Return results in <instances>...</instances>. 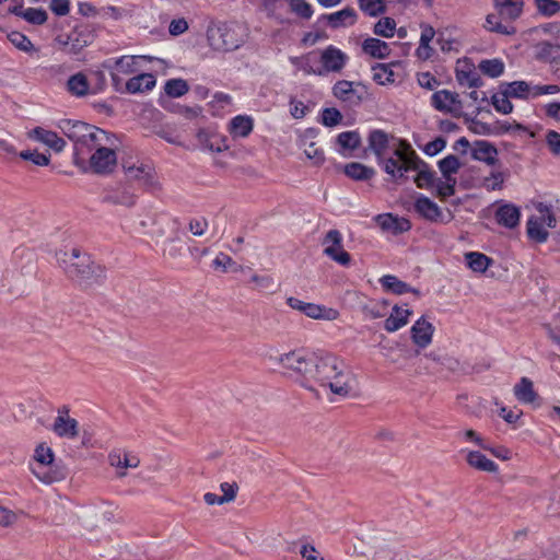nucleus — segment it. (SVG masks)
<instances>
[{
    "label": "nucleus",
    "mask_w": 560,
    "mask_h": 560,
    "mask_svg": "<svg viewBox=\"0 0 560 560\" xmlns=\"http://www.w3.org/2000/svg\"><path fill=\"white\" fill-rule=\"evenodd\" d=\"M520 209L512 203L501 205L495 211V220L499 224L513 229L520 222Z\"/></svg>",
    "instance_id": "nucleus-24"
},
{
    "label": "nucleus",
    "mask_w": 560,
    "mask_h": 560,
    "mask_svg": "<svg viewBox=\"0 0 560 560\" xmlns=\"http://www.w3.org/2000/svg\"><path fill=\"white\" fill-rule=\"evenodd\" d=\"M59 128L68 140H110L107 131L83 121L61 120Z\"/></svg>",
    "instance_id": "nucleus-8"
},
{
    "label": "nucleus",
    "mask_w": 560,
    "mask_h": 560,
    "mask_svg": "<svg viewBox=\"0 0 560 560\" xmlns=\"http://www.w3.org/2000/svg\"><path fill=\"white\" fill-rule=\"evenodd\" d=\"M345 174L354 180H368L374 176L375 171L361 163L352 162L346 164Z\"/></svg>",
    "instance_id": "nucleus-37"
},
{
    "label": "nucleus",
    "mask_w": 560,
    "mask_h": 560,
    "mask_svg": "<svg viewBox=\"0 0 560 560\" xmlns=\"http://www.w3.org/2000/svg\"><path fill=\"white\" fill-rule=\"evenodd\" d=\"M12 13L34 25H42L47 21V13L44 9L40 8L24 9L23 7H19L14 8Z\"/></svg>",
    "instance_id": "nucleus-35"
},
{
    "label": "nucleus",
    "mask_w": 560,
    "mask_h": 560,
    "mask_svg": "<svg viewBox=\"0 0 560 560\" xmlns=\"http://www.w3.org/2000/svg\"><path fill=\"white\" fill-rule=\"evenodd\" d=\"M324 254L337 264L347 267L351 257L342 247V235L338 230H329L323 240Z\"/></svg>",
    "instance_id": "nucleus-11"
},
{
    "label": "nucleus",
    "mask_w": 560,
    "mask_h": 560,
    "mask_svg": "<svg viewBox=\"0 0 560 560\" xmlns=\"http://www.w3.org/2000/svg\"><path fill=\"white\" fill-rule=\"evenodd\" d=\"M121 166L127 178L138 183L144 189L154 190L159 187V182L151 164L135 162L131 159H122Z\"/></svg>",
    "instance_id": "nucleus-7"
},
{
    "label": "nucleus",
    "mask_w": 560,
    "mask_h": 560,
    "mask_svg": "<svg viewBox=\"0 0 560 560\" xmlns=\"http://www.w3.org/2000/svg\"><path fill=\"white\" fill-rule=\"evenodd\" d=\"M503 184V175L500 172L491 173L489 177H485L483 179V186L488 190H495L500 189Z\"/></svg>",
    "instance_id": "nucleus-62"
},
{
    "label": "nucleus",
    "mask_w": 560,
    "mask_h": 560,
    "mask_svg": "<svg viewBox=\"0 0 560 560\" xmlns=\"http://www.w3.org/2000/svg\"><path fill=\"white\" fill-rule=\"evenodd\" d=\"M86 142H75L73 150V164L82 173H93L107 176L114 173L117 167L118 156L114 149L98 147L90 150L89 159L85 156L84 147Z\"/></svg>",
    "instance_id": "nucleus-4"
},
{
    "label": "nucleus",
    "mask_w": 560,
    "mask_h": 560,
    "mask_svg": "<svg viewBox=\"0 0 560 560\" xmlns=\"http://www.w3.org/2000/svg\"><path fill=\"white\" fill-rule=\"evenodd\" d=\"M314 354L304 350H294L271 357L270 359L281 365L282 369L289 371L291 376H295L303 387L313 390L312 384L307 382L313 366Z\"/></svg>",
    "instance_id": "nucleus-6"
},
{
    "label": "nucleus",
    "mask_w": 560,
    "mask_h": 560,
    "mask_svg": "<svg viewBox=\"0 0 560 560\" xmlns=\"http://www.w3.org/2000/svg\"><path fill=\"white\" fill-rule=\"evenodd\" d=\"M136 195L131 187L127 185H117L107 187L104 190L103 201L116 206L132 207L136 203Z\"/></svg>",
    "instance_id": "nucleus-15"
},
{
    "label": "nucleus",
    "mask_w": 560,
    "mask_h": 560,
    "mask_svg": "<svg viewBox=\"0 0 560 560\" xmlns=\"http://www.w3.org/2000/svg\"><path fill=\"white\" fill-rule=\"evenodd\" d=\"M144 57L137 56H121L116 59H109L104 63V68L110 71V77L114 82H118L119 74H132L140 70V61Z\"/></svg>",
    "instance_id": "nucleus-13"
},
{
    "label": "nucleus",
    "mask_w": 560,
    "mask_h": 560,
    "mask_svg": "<svg viewBox=\"0 0 560 560\" xmlns=\"http://www.w3.org/2000/svg\"><path fill=\"white\" fill-rule=\"evenodd\" d=\"M7 38L16 49L23 52L33 54L37 51L31 39L21 32L12 31L7 34Z\"/></svg>",
    "instance_id": "nucleus-39"
},
{
    "label": "nucleus",
    "mask_w": 560,
    "mask_h": 560,
    "mask_svg": "<svg viewBox=\"0 0 560 560\" xmlns=\"http://www.w3.org/2000/svg\"><path fill=\"white\" fill-rule=\"evenodd\" d=\"M373 80L381 85L394 83L395 82V73L392 70L390 65L386 63H376L372 67Z\"/></svg>",
    "instance_id": "nucleus-41"
},
{
    "label": "nucleus",
    "mask_w": 560,
    "mask_h": 560,
    "mask_svg": "<svg viewBox=\"0 0 560 560\" xmlns=\"http://www.w3.org/2000/svg\"><path fill=\"white\" fill-rule=\"evenodd\" d=\"M527 234L532 240L538 243L546 242L549 235L542 222L538 219H534V217L527 221Z\"/></svg>",
    "instance_id": "nucleus-42"
},
{
    "label": "nucleus",
    "mask_w": 560,
    "mask_h": 560,
    "mask_svg": "<svg viewBox=\"0 0 560 560\" xmlns=\"http://www.w3.org/2000/svg\"><path fill=\"white\" fill-rule=\"evenodd\" d=\"M362 50L365 55L377 59H385L390 55L389 45L375 37H369L362 43Z\"/></svg>",
    "instance_id": "nucleus-27"
},
{
    "label": "nucleus",
    "mask_w": 560,
    "mask_h": 560,
    "mask_svg": "<svg viewBox=\"0 0 560 560\" xmlns=\"http://www.w3.org/2000/svg\"><path fill=\"white\" fill-rule=\"evenodd\" d=\"M341 120V114L336 108H325L322 114V121L325 126L331 127Z\"/></svg>",
    "instance_id": "nucleus-60"
},
{
    "label": "nucleus",
    "mask_w": 560,
    "mask_h": 560,
    "mask_svg": "<svg viewBox=\"0 0 560 560\" xmlns=\"http://www.w3.org/2000/svg\"><path fill=\"white\" fill-rule=\"evenodd\" d=\"M304 315L312 319L335 320L338 318L339 312L325 305L307 303Z\"/></svg>",
    "instance_id": "nucleus-32"
},
{
    "label": "nucleus",
    "mask_w": 560,
    "mask_h": 560,
    "mask_svg": "<svg viewBox=\"0 0 560 560\" xmlns=\"http://www.w3.org/2000/svg\"><path fill=\"white\" fill-rule=\"evenodd\" d=\"M380 282L386 291H389L394 294L401 295V294H405L408 292L419 294L418 290L412 289L409 284H407L406 282L399 280L397 277L392 276V275L383 276L380 279Z\"/></svg>",
    "instance_id": "nucleus-33"
},
{
    "label": "nucleus",
    "mask_w": 560,
    "mask_h": 560,
    "mask_svg": "<svg viewBox=\"0 0 560 560\" xmlns=\"http://www.w3.org/2000/svg\"><path fill=\"white\" fill-rule=\"evenodd\" d=\"M495 7L502 19L516 20L523 12V0H494Z\"/></svg>",
    "instance_id": "nucleus-30"
},
{
    "label": "nucleus",
    "mask_w": 560,
    "mask_h": 560,
    "mask_svg": "<svg viewBox=\"0 0 560 560\" xmlns=\"http://www.w3.org/2000/svg\"><path fill=\"white\" fill-rule=\"evenodd\" d=\"M54 457L52 450L42 444L36 447L34 454L35 463L31 466L33 474L47 485L60 480L63 477L61 472L51 469L50 465L54 462Z\"/></svg>",
    "instance_id": "nucleus-9"
},
{
    "label": "nucleus",
    "mask_w": 560,
    "mask_h": 560,
    "mask_svg": "<svg viewBox=\"0 0 560 560\" xmlns=\"http://www.w3.org/2000/svg\"><path fill=\"white\" fill-rule=\"evenodd\" d=\"M501 89L512 98H533V84L526 81L504 82L501 83Z\"/></svg>",
    "instance_id": "nucleus-28"
},
{
    "label": "nucleus",
    "mask_w": 560,
    "mask_h": 560,
    "mask_svg": "<svg viewBox=\"0 0 560 560\" xmlns=\"http://www.w3.org/2000/svg\"><path fill=\"white\" fill-rule=\"evenodd\" d=\"M164 91L170 97H182L189 91L184 79H171L165 82Z\"/></svg>",
    "instance_id": "nucleus-46"
},
{
    "label": "nucleus",
    "mask_w": 560,
    "mask_h": 560,
    "mask_svg": "<svg viewBox=\"0 0 560 560\" xmlns=\"http://www.w3.org/2000/svg\"><path fill=\"white\" fill-rule=\"evenodd\" d=\"M439 197L445 199L455 194L456 178L455 177H442L435 179L433 184Z\"/></svg>",
    "instance_id": "nucleus-45"
},
{
    "label": "nucleus",
    "mask_w": 560,
    "mask_h": 560,
    "mask_svg": "<svg viewBox=\"0 0 560 560\" xmlns=\"http://www.w3.org/2000/svg\"><path fill=\"white\" fill-rule=\"evenodd\" d=\"M319 62L320 66L308 73L320 77L329 73H340L349 62V56L338 47L328 45L320 51Z\"/></svg>",
    "instance_id": "nucleus-10"
},
{
    "label": "nucleus",
    "mask_w": 560,
    "mask_h": 560,
    "mask_svg": "<svg viewBox=\"0 0 560 560\" xmlns=\"http://www.w3.org/2000/svg\"><path fill=\"white\" fill-rule=\"evenodd\" d=\"M479 70L490 78H498L504 71V63L501 59L498 58L486 59L480 61Z\"/></svg>",
    "instance_id": "nucleus-43"
},
{
    "label": "nucleus",
    "mask_w": 560,
    "mask_h": 560,
    "mask_svg": "<svg viewBox=\"0 0 560 560\" xmlns=\"http://www.w3.org/2000/svg\"><path fill=\"white\" fill-rule=\"evenodd\" d=\"M156 84L155 77L151 73H140L130 78L126 83V90L130 94L151 91Z\"/></svg>",
    "instance_id": "nucleus-25"
},
{
    "label": "nucleus",
    "mask_w": 560,
    "mask_h": 560,
    "mask_svg": "<svg viewBox=\"0 0 560 560\" xmlns=\"http://www.w3.org/2000/svg\"><path fill=\"white\" fill-rule=\"evenodd\" d=\"M109 464L116 468H136L140 464V459L125 451H114L108 455Z\"/></svg>",
    "instance_id": "nucleus-34"
},
{
    "label": "nucleus",
    "mask_w": 560,
    "mask_h": 560,
    "mask_svg": "<svg viewBox=\"0 0 560 560\" xmlns=\"http://www.w3.org/2000/svg\"><path fill=\"white\" fill-rule=\"evenodd\" d=\"M311 109L312 106L302 101L291 100L290 102V114L296 119L303 118Z\"/></svg>",
    "instance_id": "nucleus-58"
},
{
    "label": "nucleus",
    "mask_w": 560,
    "mask_h": 560,
    "mask_svg": "<svg viewBox=\"0 0 560 560\" xmlns=\"http://www.w3.org/2000/svg\"><path fill=\"white\" fill-rule=\"evenodd\" d=\"M361 142H337L335 150L345 158L357 156Z\"/></svg>",
    "instance_id": "nucleus-57"
},
{
    "label": "nucleus",
    "mask_w": 560,
    "mask_h": 560,
    "mask_svg": "<svg viewBox=\"0 0 560 560\" xmlns=\"http://www.w3.org/2000/svg\"><path fill=\"white\" fill-rule=\"evenodd\" d=\"M546 116L560 122V102H551L544 106Z\"/></svg>",
    "instance_id": "nucleus-64"
},
{
    "label": "nucleus",
    "mask_w": 560,
    "mask_h": 560,
    "mask_svg": "<svg viewBox=\"0 0 560 560\" xmlns=\"http://www.w3.org/2000/svg\"><path fill=\"white\" fill-rule=\"evenodd\" d=\"M249 31L237 22L212 24L207 30L209 46L217 51L229 52L241 48L248 39Z\"/></svg>",
    "instance_id": "nucleus-5"
},
{
    "label": "nucleus",
    "mask_w": 560,
    "mask_h": 560,
    "mask_svg": "<svg viewBox=\"0 0 560 560\" xmlns=\"http://www.w3.org/2000/svg\"><path fill=\"white\" fill-rule=\"evenodd\" d=\"M510 95L506 91H500L492 96V105L497 112L501 114H510L513 110V105L510 101Z\"/></svg>",
    "instance_id": "nucleus-48"
},
{
    "label": "nucleus",
    "mask_w": 560,
    "mask_h": 560,
    "mask_svg": "<svg viewBox=\"0 0 560 560\" xmlns=\"http://www.w3.org/2000/svg\"><path fill=\"white\" fill-rule=\"evenodd\" d=\"M515 398L522 404H533L537 400L538 394L534 389V383L526 376H523L513 387Z\"/></svg>",
    "instance_id": "nucleus-26"
},
{
    "label": "nucleus",
    "mask_w": 560,
    "mask_h": 560,
    "mask_svg": "<svg viewBox=\"0 0 560 560\" xmlns=\"http://www.w3.org/2000/svg\"><path fill=\"white\" fill-rule=\"evenodd\" d=\"M359 9L368 16L376 18L386 12L387 0H357Z\"/></svg>",
    "instance_id": "nucleus-38"
},
{
    "label": "nucleus",
    "mask_w": 560,
    "mask_h": 560,
    "mask_svg": "<svg viewBox=\"0 0 560 560\" xmlns=\"http://www.w3.org/2000/svg\"><path fill=\"white\" fill-rule=\"evenodd\" d=\"M410 332L413 343L420 348H425L432 341L434 327L424 317H420L412 325Z\"/></svg>",
    "instance_id": "nucleus-19"
},
{
    "label": "nucleus",
    "mask_w": 560,
    "mask_h": 560,
    "mask_svg": "<svg viewBox=\"0 0 560 560\" xmlns=\"http://www.w3.org/2000/svg\"><path fill=\"white\" fill-rule=\"evenodd\" d=\"M209 222L203 217H197L189 220L188 223V230L195 235V236H202L206 231L208 230Z\"/></svg>",
    "instance_id": "nucleus-55"
},
{
    "label": "nucleus",
    "mask_w": 560,
    "mask_h": 560,
    "mask_svg": "<svg viewBox=\"0 0 560 560\" xmlns=\"http://www.w3.org/2000/svg\"><path fill=\"white\" fill-rule=\"evenodd\" d=\"M456 142L454 149L462 153L470 152L474 160L485 162L488 165H493L497 162L498 151L490 144V142Z\"/></svg>",
    "instance_id": "nucleus-12"
},
{
    "label": "nucleus",
    "mask_w": 560,
    "mask_h": 560,
    "mask_svg": "<svg viewBox=\"0 0 560 560\" xmlns=\"http://www.w3.org/2000/svg\"><path fill=\"white\" fill-rule=\"evenodd\" d=\"M537 211L539 212V217H534V219H538L542 222V225L546 229H552L556 226V218L548 206L539 203Z\"/></svg>",
    "instance_id": "nucleus-53"
},
{
    "label": "nucleus",
    "mask_w": 560,
    "mask_h": 560,
    "mask_svg": "<svg viewBox=\"0 0 560 560\" xmlns=\"http://www.w3.org/2000/svg\"><path fill=\"white\" fill-rule=\"evenodd\" d=\"M467 266L476 272H485L490 266L491 259L485 254L478 252H469L465 255Z\"/></svg>",
    "instance_id": "nucleus-40"
},
{
    "label": "nucleus",
    "mask_w": 560,
    "mask_h": 560,
    "mask_svg": "<svg viewBox=\"0 0 560 560\" xmlns=\"http://www.w3.org/2000/svg\"><path fill=\"white\" fill-rule=\"evenodd\" d=\"M411 315V310L395 305L392 308L389 316L384 322V329L387 332H395L399 330L400 328L405 327L408 324L409 317Z\"/></svg>",
    "instance_id": "nucleus-22"
},
{
    "label": "nucleus",
    "mask_w": 560,
    "mask_h": 560,
    "mask_svg": "<svg viewBox=\"0 0 560 560\" xmlns=\"http://www.w3.org/2000/svg\"><path fill=\"white\" fill-rule=\"evenodd\" d=\"M466 460L469 466L481 471L495 472L498 470V465L478 451L468 452Z\"/></svg>",
    "instance_id": "nucleus-31"
},
{
    "label": "nucleus",
    "mask_w": 560,
    "mask_h": 560,
    "mask_svg": "<svg viewBox=\"0 0 560 560\" xmlns=\"http://www.w3.org/2000/svg\"><path fill=\"white\" fill-rule=\"evenodd\" d=\"M67 89L77 97L85 96L90 89L86 75L82 72L71 75L67 81Z\"/></svg>",
    "instance_id": "nucleus-36"
},
{
    "label": "nucleus",
    "mask_w": 560,
    "mask_h": 560,
    "mask_svg": "<svg viewBox=\"0 0 560 560\" xmlns=\"http://www.w3.org/2000/svg\"><path fill=\"white\" fill-rule=\"evenodd\" d=\"M291 11L302 19L308 20L312 18L314 11L312 5L305 0H288Z\"/></svg>",
    "instance_id": "nucleus-52"
},
{
    "label": "nucleus",
    "mask_w": 560,
    "mask_h": 560,
    "mask_svg": "<svg viewBox=\"0 0 560 560\" xmlns=\"http://www.w3.org/2000/svg\"><path fill=\"white\" fill-rule=\"evenodd\" d=\"M319 21H325L332 30L350 27L358 21V13L353 8L346 7L339 11L323 14Z\"/></svg>",
    "instance_id": "nucleus-16"
},
{
    "label": "nucleus",
    "mask_w": 560,
    "mask_h": 560,
    "mask_svg": "<svg viewBox=\"0 0 560 560\" xmlns=\"http://www.w3.org/2000/svg\"><path fill=\"white\" fill-rule=\"evenodd\" d=\"M303 152L313 164L318 165L324 162V151L316 147V142H302Z\"/></svg>",
    "instance_id": "nucleus-51"
},
{
    "label": "nucleus",
    "mask_w": 560,
    "mask_h": 560,
    "mask_svg": "<svg viewBox=\"0 0 560 560\" xmlns=\"http://www.w3.org/2000/svg\"><path fill=\"white\" fill-rule=\"evenodd\" d=\"M387 305L388 304L386 301H383L382 303L366 305L364 307V313L371 319L381 318L386 315Z\"/></svg>",
    "instance_id": "nucleus-56"
},
{
    "label": "nucleus",
    "mask_w": 560,
    "mask_h": 560,
    "mask_svg": "<svg viewBox=\"0 0 560 560\" xmlns=\"http://www.w3.org/2000/svg\"><path fill=\"white\" fill-rule=\"evenodd\" d=\"M456 80L459 85L466 88H479L482 85V80L479 72L475 67L467 62H458L456 67Z\"/></svg>",
    "instance_id": "nucleus-20"
},
{
    "label": "nucleus",
    "mask_w": 560,
    "mask_h": 560,
    "mask_svg": "<svg viewBox=\"0 0 560 560\" xmlns=\"http://www.w3.org/2000/svg\"><path fill=\"white\" fill-rule=\"evenodd\" d=\"M332 94L349 107L359 106L362 102V95L357 89H354V83L352 81H337L332 86Z\"/></svg>",
    "instance_id": "nucleus-17"
},
{
    "label": "nucleus",
    "mask_w": 560,
    "mask_h": 560,
    "mask_svg": "<svg viewBox=\"0 0 560 560\" xmlns=\"http://www.w3.org/2000/svg\"><path fill=\"white\" fill-rule=\"evenodd\" d=\"M79 422L74 418H55L51 431L61 439L73 440L79 435Z\"/></svg>",
    "instance_id": "nucleus-23"
},
{
    "label": "nucleus",
    "mask_w": 560,
    "mask_h": 560,
    "mask_svg": "<svg viewBox=\"0 0 560 560\" xmlns=\"http://www.w3.org/2000/svg\"><path fill=\"white\" fill-rule=\"evenodd\" d=\"M254 127V119L248 115H237L231 119L229 130L235 138H246Z\"/></svg>",
    "instance_id": "nucleus-29"
},
{
    "label": "nucleus",
    "mask_w": 560,
    "mask_h": 560,
    "mask_svg": "<svg viewBox=\"0 0 560 560\" xmlns=\"http://www.w3.org/2000/svg\"><path fill=\"white\" fill-rule=\"evenodd\" d=\"M375 222L383 231L390 232L394 235L407 232L411 228L409 220L393 215L392 213L376 215Z\"/></svg>",
    "instance_id": "nucleus-18"
},
{
    "label": "nucleus",
    "mask_w": 560,
    "mask_h": 560,
    "mask_svg": "<svg viewBox=\"0 0 560 560\" xmlns=\"http://www.w3.org/2000/svg\"><path fill=\"white\" fill-rule=\"evenodd\" d=\"M20 156L23 160L32 161L35 165L44 166L49 163V155L45 153H39L36 150H25L20 152Z\"/></svg>",
    "instance_id": "nucleus-54"
},
{
    "label": "nucleus",
    "mask_w": 560,
    "mask_h": 560,
    "mask_svg": "<svg viewBox=\"0 0 560 560\" xmlns=\"http://www.w3.org/2000/svg\"><path fill=\"white\" fill-rule=\"evenodd\" d=\"M537 11L544 16H552L560 12L558 0H534Z\"/></svg>",
    "instance_id": "nucleus-50"
},
{
    "label": "nucleus",
    "mask_w": 560,
    "mask_h": 560,
    "mask_svg": "<svg viewBox=\"0 0 560 560\" xmlns=\"http://www.w3.org/2000/svg\"><path fill=\"white\" fill-rule=\"evenodd\" d=\"M56 259L67 277L81 287L101 284L105 279V269L93 261L88 253H82L77 247L58 250Z\"/></svg>",
    "instance_id": "nucleus-2"
},
{
    "label": "nucleus",
    "mask_w": 560,
    "mask_h": 560,
    "mask_svg": "<svg viewBox=\"0 0 560 560\" xmlns=\"http://www.w3.org/2000/svg\"><path fill=\"white\" fill-rule=\"evenodd\" d=\"M505 128V131L512 136V137H520V138H534L535 137V133L529 130L528 128L522 126V125H518V124H515V125H509V126H504Z\"/></svg>",
    "instance_id": "nucleus-59"
},
{
    "label": "nucleus",
    "mask_w": 560,
    "mask_h": 560,
    "mask_svg": "<svg viewBox=\"0 0 560 560\" xmlns=\"http://www.w3.org/2000/svg\"><path fill=\"white\" fill-rule=\"evenodd\" d=\"M31 138H33V140H45V141H48V140H62L60 137L57 136L56 132H52L50 130H46L42 127H36L32 130V132L30 133Z\"/></svg>",
    "instance_id": "nucleus-61"
},
{
    "label": "nucleus",
    "mask_w": 560,
    "mask_h": 560,
    "mask_svg": "<svg viewBox=\"0 0 560 560\" xmlns=\"http://www.w3.org/2000/svg\"><path fill=\"white\" fill-rule=\"evenodd\" d=\"M432 105L440 112L459 114L463 109L459 96L448 90H440L431 96Z\"/></svg>",
    "instance_id": "nucleus-14"
},
{
    "label": "nucleus",
    "mask_w": 560,
    "mask_h": 560,
    "mask_svg": "<svg viewBox=\"0 0 560 560\" xmlns=\"http://www.w3.org/2000/svg\"><path fill=\"white\" fill-rule=\"evenodd\" d=\"M370 149L384 172L394 179L417 168L418 158L408 142H370Z\"/></svg>",
    "instance_id": "nucleus-3"
},
{
    "label": "nucleus",
    "mask_w": 560,
    "mask_h": 560,
    "mask_svg": "<svg viewBox=\"0 0 560 560\" xmlns=\"http://www.w3.org/2000/svg\"><path fill=\"white\" fill-rule=\"evenodd\" d=\"M50 10L58 16H63L69 13L70 1L69 0H51Z\"/></svg>",
    "instance_id": "nucleus-63"
},
{
    "label": "nucleus",
    "mask_w": 560,
    "mask_h": 560,
    "mask_svg": "<svg viewBox=\"0 0 560 560\" xmlns=\"http://www.w3.org/2000/svg\"><path fill=\"white\" fill-rule=\"evenodd\" d=\"M308 384L329 387L335 395L346 397L352 389V377L345 372V363L334 354H314Z\"/></svg>",
    "instance_id": "nucleus-1"
},
{
    "label": "nucleus",
    "mask_w": 560,
    "mask_h": 560,
    "mask_svg": "<svg viewBox=\"0 0 560 560\" xmlns=\"http://www.w3.org/2000/svg\"><path fill=\"white\" fill-rule=\"evenodd\" d=\"M500 15L489 14L486 18L485 27L490 32H495L503 35H511L515 33V28L512 25L503 24L500 21Z\"/></svg>",
    "instance_id": "nucleus-44"
},
{
    "label": "nucleus",
    "mask_w": 560,
    "mask_h": 560,
    "mask_svg": "<svg viewBox=\"0 0 560 560\" xmlns=\"http://www.w3.org/2000/svg\"><path fill=\"white\" fill-rule=\"evenodd\" d=\"M396 22L394 19L386 16L375 23L373 32L375 35L392 38L395 34Z\"/></svg>",
    "instance_id": "nucleus-47"
},
{
    "label": "nucleus",
    "mask_w": 560,
    "mask_h": 560,
    "mask_svg": "<svg viewBox=\"0 0 560 560\" xmlns=\"http://www.w3.org/2000/svg\"><path fill=\"white\" fill-rule=\"evenodd\" d=\"M416 211L424 219L438 222L442 221V210L441 208L429 197L424 195H419L415 201Z\"/></svg>",
    "instance_id": "nucleus-21"
},
{
    "label": "nucleus",
    "mask_w": 560,
    "mask_h": 560,
    "mask_svg": "<svg viewBox=\"0 0 560 560\" xmlns=\"http://www.w3.org/2000/svg\"><path fill=\"white\" fill-rule=\"evenodd\" d=\"M459 167L460 163L454 155H447L439 162V168L444 177H453Z\"/></svg>",
    "instance_id": "nucleus-49"
}]
</instances>
